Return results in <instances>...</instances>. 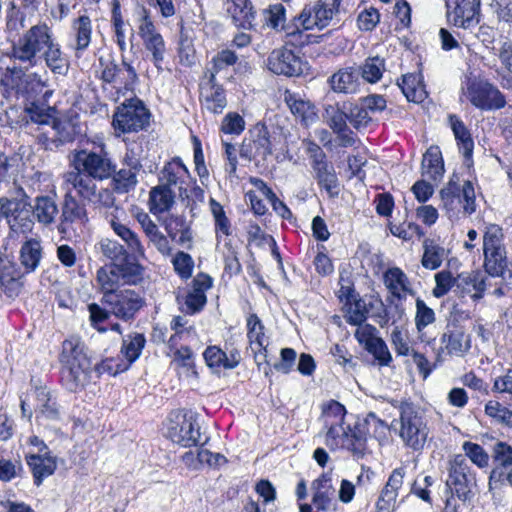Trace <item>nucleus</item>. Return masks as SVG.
<instances>
[{
	"label": "nucleus",
	"instance_id": "f257e3e1",
	"mask_svg": "<svg viewBox=\"0 0 512 512\" xmlns=\"http://www.w3.org/2000/svg\"><path fill=\"white\" fill-rule=\"evenodd\" d=\"M345 407L331 400L323 406L322 417L327 428L326 445L330 449L343 448L357 459L362 458L367 447L366 432L359 425L345 426Z\"/></svg>",
	"mask_w": 512,
	"mask_h": 512
},
{
	"label": "nucleus",
	"instance_id": "f03ea898",
	"mask_svg": "<svg viewBox=\"0 0 512 512\" xmlns=\"http://www.w3.org/2000/svg\"><path fill=\"white\" fill-rule=\"evenodd\" d=\"M60 361L63 365L61 379L66 389L76 392L83 388L90 377L91 363L79 338L71 337L63 342Z\"/></svg>",
	"mask_w": 512,
	"mask_h": 512
},
{
	"label": "nucleus",
	"instance_id": "7ed1b4c3",
	"mask_svg": "<svg viewBox=\"0 0 512 512\" xmlns=\"http://www.w3.org/2000/svg\"><path fill=\"white\" fill-rule=\"evenodd\" d=\"M392 405L399 410L398 435L404 446L415 452L422 451L427 442L429 429L419 408L410 401L394 400Z\"/></svg>",
	"mask_w": 512,
	"mask_h": 512
},
{
	"label": "nucleus",
	"instance_id": "20e7f679",
	"mask_svg": "<svg viewBox=\"0 0 512 512\" xmlns=\"http://www.w3.org/2000/svg\"><path fill=\"white\" fill-rule=\"evenodd\" d=\"M97 178L82 173L72 168L63 174V187L65 193L69 190L82 202L110 208L114 206L115 197L111 190L98 187Z\"/></svg>",
	"mask_w": 512,
	"mask_h": 512
},
{
	"label": "nucleus",
	"instance_id": "39448f33",
	"mask_svg": "<svg viewBox=\"0 0 512 512\" xmlns=\"http://www.w3.org/2000/svg\"><path fill=\"white\" fill-rule=\"evenodd\" d=\"M53 29L44 21L27 28L12 47L13 57L30 66H35L39 54L54 40Z\"/></svg>",
	"mask_w": 512,
	"mask_h": 512
},
{
	"label": "nucleus",
	"instance_id": "423d86ee",
	"mask_svg": "<svg viewBox=\"0 0 512 512\" xmlns=\"http://www.w3.org/2000/svg\"><path fill=\"white\" fill-rule=\"evenodd\" d=\"M352 0H318L306 5L297 17V22L305 30L323 29L333 21L339 23L342 16L349 12Z\"/></svg>",
	"mask_w": 512,
	"mask_h": 512
},
{
	"label": "nucleus",
	"instance_id": "0eeeda50",
	"mask_svg": "<svg viewBox=\"0 0 512 512\" xmlns=\"http://www.w3.org/2000/svg\"><path fill=\"white\" fill-rule=\"evenodd\" d=\"M69 164L71 168L99 181L109 179L115 172V165L104 146L73 150L69 156Z\"/></svg>",
	"mask_w": 512,
	"mask_h": 512
},
{
	"label": "nucleus",
	"instance_id": "6e6552de",
	"mask_svg": "<svg viewBox=\"0 0 512 512\" xmlns=\"http://www.w3.org/2000/svg\"><path fill=\"white\" fill-rule=\"evenodd\" d=\"M29 196L22 187L17 188V197L0 198V217H4L11 231L27 233L33 229L31 203Z\"/></svg>",
	"mask_w": 512,
	"mask_h": 512
},
{
	"label": "nucleus",
	"instance_id": "1a4fd4ad",
	"mask_svg": "<svg viewBox=\"0 0 512 512\" xmlns=\"http://www.w3.org/2000/svg\"><path fill=\"white\" fill-rule=\"evenodd\" d=\"M468 316L459 310L452 311L441 335V350L449 356L463 357L471 348V338L467 333Z\"/></svg>",
	"mask_w": 512,
	"mask_h": 512
},
{
	"label": "nucleus",
	"instance_id": "9d476101",
	"mask_svg": "<svg viewBox=\"0 0 512 512\" xmlns=\"http://www.w3.org/2000/svg\"><path fill=\"white\" fill-rule=\"evenodd\" d=\"M502 240V228L495 224L486 228L483 236L484 268L493 277L503 274L509 263Z\"/></svg>",
	"mask_w": 512,
	"mask_h": 512
},
{
	"label": "nucleus",
	"instance_id": "9b49d317",
	"mask_svg": "<svg viewBox=\"0 0 512 512\" xmlns=\"http://www.w3.org/2000/svg\"><path fill=\"white\" fill-rule=\"evenodd\" d=\"M150 112L138 99H131L117 108L113 126L122 133L138 132L149 125Z\"/></svg>",
	"mask_w": 512,
	"mask_h": 512
},
{
	"label": "nucleus",
	"instance_id": "f8f14e48",
	"mask_svg": "<svg viewBox=\"0 0 512 512\" xmlns=\"http://www.w3.org/2000/svg\"><path fill=\"white\" fill-rule=\"evenodd\" d=\"M464 95L473 106L480 110H497L506 105L505 97L499 89L481 79L469 81Z\"/></svg>",
	"mask_w": 512,
	"mask_h": 512
},
{
	"label": "nucleus",
	"instance_id": "ddd939ff",
	"mask_svg": "<svg viewBox=\"0 0 512 512\" xmlns=\"http://www.w3.org/2000/svg\"><path fill=\"white\" fill-rule=\"evenodd\" d=\"M167 436L183 447L196 445L200 432L193 415L183 411L172 412L167 424Z\"/></svg>",
	"mask_w": 512,
	"mask_h": 512
},
{
	"label": "nucleus",
	"instance_id": "4468645a",
	"mask_svg": "<svg viewBox=\"0 0 512 512\" xmlns=\"http://www.w3.org/2000/svg\"><path fill=\"white\" fill-rule=\"evenodd\" d=\"M448 479L446 486L453 490L457 497L466 501L471 498V488L475 478L470 471L467 459L464 455H455L448 463Z\"/></svg>",
	"mask_w": 512,
	"mask_h": 512
},
{
	"label": "nucleus",
	"instance_id": "2eb2a0df",
	"mask_svg": "<svg viewBox=\"0 0 512 512\" xmlns=\"http://www.w3.org/2000/svg\"><path fill=\"white\" fill-rule=\"evenodd\" d=\"M101 302L110 309L111 314L124 321L133 319L145 304L144 298L131 289L109 293L102 297Z\"/></svg>",
	"mask_w": 512,
	"mask_h": 512
},
{
	"label": "nucleus",
	"instance_id": "dca6fc26",
	"mask_svg": "<svg viewBox=\"0 0 512 512\" xmlns=\"http://www.w3.org/2000/svg\"><path fill=\"white\" fill-rule=\"evenodd\" d=\"M443 206L448 211H454L462 205L466 214L471 215L476 210L475 190L471 181L467 180L462 186L450 180L446 187L440 191Z\"/></svg>",
	"mask_w": 512,
	"mask_h": 512
},
{
	"label": "nucleus",
	"instance_id": "f3484780",
	"mask_svg": "<svg viewBox=\"0 0 512 512\" xmlns=\"http://www.w3.org/2000/svg\"><path fill=\"white\" fill-rule=\"evenodd\" d=\"M138 34L143 41L145 49L151 53V61L158 70H161V64L166 53L165 41L144 8L141 9Z\"/></svg>",
	"mask_w": 512,
	"mask_h": 512
},
{
	"label": "nucleus",
	"instance_id": "a211bd4d",
	"mask_svg": "<svg viewBox=\"0 0 512 512\" xmlns=\"http://www.w3.org/2000/svg\"><path fill=\"white\" fill-rule=\"evenodd\" d=\"M239 154L242 158L266 160L272 154V142L266 125L257 123L249 130V136L241 143Z\"/></svg>",
	"mask_w": 512,
	"mask_h": 512
},
{
	"label": "nucleus",
	"instance_id": "6ab92c4d",
	"mask_svg": "<svg viewBox=\"0 0 512 512\" xmlns=\"http://www.w3.org/2000/svg\"><path fill=\"white\" fill-rule=\"evenodd\" d=\"M138 267L106 266L97 271L96 280L101 287L103 297L109 293H117L122 284L134 282Z\"/></svg>",
	"mask_w": 512,
	"mask_h": 512
},
{
	"label": "nucleus",
	"instance_id": "aec40b11",
	"mask_svg": "<svg viewBox=\"0 0 512 512\" xmlns=\"http://www.w3.org/2000/svg\"><path fill=\"white\" fill-rule=\"evenodd\" d=\"M448 21L464 29L476 26L480 17V0H451L447 2Z\"/></svg>",
	"mask_w": 512,
	"mask_h": 512
},
{
	"label": "nucleus",
	"instance_id": "412c9836",
	"mask_svg": "<svg viewBox=\"0 0 512 512\" xmlns=\"http://www.w3.org/2000/svg\"><path fill=\"white\" fill-rule=\"evenodd\" d=\"M268 68L277 75L288 77L299 76L303 72V62L292 50L279 48L273 50L268 57Z\"/></svg>",
	"mask_w": 512,
	"mask_h": 512
},
{
	"label": "nucleus",
	"instance_id": "4be33fe9",
	"mask_svg": "<svg viewBox=\"0 0 512 512\" xmlns=\"http://www.w3.org/2000/svg\"><path fill=\"white\" fill-rule=\"evenodd\" d=\"M200 101L203 109L213 114H221L227 106L225 90L213 74L200 83Z\"/></svg>",
	"mask_w": 512,
	"mask_h": 512
},
{
	"label": "nucleus",
	"instance_id": "5701e85b",
	"mask_svg": "<svg viewBox=\"0 0 512 512\" xmlns=\"http://www.w3.org/2000/svg\"><path fill=\"white\" fill-rule=\"evenodd\" d=\"M406 469L395 468L388 477L376 502V512H393L396 509L397 497L403 487Z\"/></svg>",
	"mask_w": 512,
	"mask_h": 512
},
{
	"label": "nucleus",
	"instance_id": "b1692460",
	"mask_svg": "<svg viewBox=\"0 0 512 512\" xmlns=\"http://www.w3.org/2000/svg\"><path fill=\"white\" fill-rule=\"evenodd\" d=\"M86 203L82 202L76 196L71 195L69 190L64 195L62 204V213L60 217V224L57 226L59 233H66V224L79 222L86 224L89 222L88 212L86 209Z\"/></svg>",
	"mask_w": 512,
	"mask_h": 512
},
{
	"label": "nucleus",
	"instance_id": "393cba45",
	"mask_svg": "<svg viewBox=\"0 0 512 512\" xmlns=\"http://www.w3.org/2000/svg\"><path fill=\"white\" fill-rule=\"evenodd\" d=\"M212 286V278L207 275L200 273L192 282V289L188 292L185 297L186 312L194 314L203 309L207 302L205 292Z\"/></svg>",
	"mask_w": 512,
	"mask_h": 512
},
{
	"label": "nucleus",
	"instance_id": "a878e982",
	"mask_svg": "<svg viewBox=\"0 0 512 512\" xmlns=\"http://www.w3.org/2000/svg\"><path fill=\"white\" fill-rule=\"evenodd\" d=\"M328 82L336 93H356L361 84L360 70L354 66L341 68L328 79Z\"/></svg>",
	"mask_w": 512,
	"mask_h": 512
},
{
	"label": "nucleus",
	"instance_id": "bb28decb",
	"mask_svg": "<svg viewBox=\"0 0 512 512\" xmlns=\"http://www.w3.org/2000/svg\"><path fill=\"white\" fill-rule=\"evenodd\" d=\"M311 489L313 490L312 502L317 510L329 511L333 508L335 488L329 474L323 473L314 480Z\"/></svg>",
	"mask_w": 512,
	"mask_h": 512
},
{
	"label": "nucleus",
	"instance_id": "cd10ccee",
	"mask_svg": "<svg viewBox=\"0 0 512 512\" xmlns=\"http://www.w3.org/2000/svg\"><path fill=\"white\" fill-rule=\"evenodd\" d=\"M26 462L32 472L34 484L40 486L43 480L51 476L56 468V457L51 453H32L26 456Z\"/></svg>",
	"mask_w": 512,
	"mask_h": 512
},
{
	"label": "nucleus",
	"instance_id": "c85d7f7f",
	"mask_svg": "<svg viewBox=\"0 0 512 512\" xmlns=\"http://www.w3.org/2000/svg\"><path fill=\"white\" fill-rule=\"evenodd\" d=\"M32 218L43 226H51L59 216V207L54 197L40 195L31 204Z\"/></svg>",
	"mask_w": 512,
	"mask_h": 512
},
{
	"label": "nucleus",
	"instance_id": "c756f323",
	"mask_svg": "<svg viewBox=\"0 0 512 512\" xmlns=\"http://www.w3.org/2000/svg\"><path fill=\"white\" fill-rule=\"evenodd\" d=\"M230 5L227 9L233 23L238 28L250 30L254 28L255 12L249 0H227Z\"/></svg>",
	"mask_w": 512,
	"mask_h": 512
},
{
	"label": "nucleus",
	"instance_id": "7c9ffc66",
	"mask_svg": "<svg viewBox=\"0 0 512 512\" xmlns=\"http://www.w3.org/2000/svg\"><path fill=\"white\" fill-rule=\"evenodd\" d=\"M383 279L391 295L399 300L404 299L406 294L413 293L407 275L398 267L389 268Z\"/></svg>",
	"mask_w": 512,
	"mask_h": 512
},
{
	"label": "nucleus",
	"instance_id": "2f4dec72",
	"mask_svg": "<svg viewBox=\"0 0 512 512\" xmlns=\"http://www.w3.org/2000/svg\"><path fill=\"white\" fill-rule=\"evenodd\" d=\"M41 58L54 74L65 75L67 73L69 67L68 60L56 38L44 49V52L39 54V59Z\"/></svg>",
	"mask_w": 512,
	"mask_h": 512
},
{
	"label": "nucleus",
	"instance_id": "473e14b6",
	"mask_svg": "<svg viewBox=\"0 0 512 512\" xmlns=\"http://www.w3.org/2000/svg\"><path fill=\"white\" fill-rule=\"evenodd\" d=\"M138 221L149 239L156 249L164 256L171 254V246L167 237L159 230L158 226L151 220L148 214L138 216Z\"/></svg>",
	"mask_w": 512,
	"mask_h": 512
},
{
	"label": "nucleus",
	"instance_id": "72a5a7b5",
	"mask_svg": "<svg viewBox=\"0 0 512 512\" xmlns=\"http://www.w3.org/2000/svg\"><path fill=\"white\" fill-rule=\"evenodd\" d=\"M456 288L473 299H480L486 288L485 279L480 272L461 273L456 277Z\"/></svg>",
	"mask_w": 512,
	"mask_h": 512
},
{
	"label": "nucleus",
	"instance_id": "f704fd0d",
	"mask_svg": "<svg viewBox=\"0 0 512 512\" xmlns=\"http://www.w3.org/2000/svg\"><path fill=\"white\" fill-rule=\"evenodd\" d=\"M72 29L75 35V55L76 57H81V55L89 47L91 42V19L87 15H81L73 21Z\"/></svg>",
	"mask_w": 512,
	"mask_h": 512
},
{
	"label": "nucleus",
	"instance_id": "c9c22d12",
	"mask_svg": "<svg viewBox=\"0 0 512 512\" xmlns=\"http://www.w3.org/2000/svg\"><path fill=\"white\" fill-rule=\"evenodd\" d=\"M108 222L111 229L126 243L127 248L131 251L132 254L144 257V247L138 235L134 231H132L127 225L120 222L115 216H112L110 219H108Z\"/></svg>",
	"mask_w": 512,
	"mask_h": 512
},
{
	"label": "nucleus",
	"instance_id": "e433bc0d",
	"mask_svg": "<svg viewBox=\"0 0 512 512\" xmlns=\"http://www.w3.org/2000/svg\"><path fill=\"white\" fill-rule=\"evenodd\" d=\"M99 245L101 253L112 261L111 265L120 267H138L137 265L128 262L129 255L127 249L117 241L106 238L101 240Z\"/></svg>",
	"mask_w": 512,
	"mask_h": 512
},
{
	"label": "nucleus",
	"instance_id": "4c0bfd02",
	"mask_svg": "<svg viewBox=\"0 0 512 512\" xmlns=\"http://www.w3.org/2000/svg\"><path fill=\"white\" fill-rule=\"evenodd\" d=\"M175 193L168 185H158L149 194L150 211L154 214L168 211L174 204Z\"/></svg>",
	"mask_w": 512,
	"mask_h": 512
},
{
	"label": "nucleus",
	"instance_id": "58836bf2",
	"mask_svg": "<svg viewBox=\"0 0 512 512\" xmlns=\"http://www.w3.org/2000/svg\"><path fill=\"white\" fill-rule=\"evenodd\" d=\"M422 175L427 176L431 180H437L444 172L441 151L437 146H431L423 155Z\"/></svg>",
	"mask_w": 512,
	"mask_h": 512
},
{
	"label": "nucleus",
	"instance_id": "ea45409f",
	"mask_svg": "<svg viewBox=\"0 0 512 512\" xmlns=\"http://www.w3.org/2000/svg\"><path fill=\"white\" fill-rule=\"evenodd\" d=\"M396 86L408 101L421 102L424 97V90L420 76L415 73H408L397 81Z\"/></svg>",
	"mask_w": 512,
	"mask_h": 512
},
{
	"label": "nucleus",
	"instance_id": "a19ab883",
	"mask_svg": "<svg viewBox=\"0 0 512 512\" xmlns=\"http://www.w3.org/2000/svg\"><path fill=\"white\" fill-rule=\"evenodd\" d=\"M24 111L30 121L36 124L52 125L57 120L56 109L38 101L27 104Z\"/></svg>",
	"mask_w": 512,
	"mask_h": 512
},
{
	"label": "nucleus",
	"instance_id": "79ce46f5",
	"mask_svg": "<svg viewBox=\"0 0 512 512\" xmlns=\"http://www.w3.org/2000/svg\"><path fill=\"white\" fill-rule=\"evenodd\" d=\"M41 257L42 247L39 240L30 239L23 243L20 249V262L27 273L38 267Z\"/></svg>",
	"mask_w": 512,
	"mask_h": 512
},
{
	"label": "nucleus",
	"instance_id": "37998d69",
	"mask_svg": "<svg viewBox=\"0 0 512 512\" xmlns=\"http://www.w3.org/2000/svg\"><path fill=\"white\" fill-rule=\"evenodd\" d=\"M449 122L454 136L460 146V150L462 151L464 157L469 159L472 156L474 147L470 132L464 123L455 115L449 116Z\"/></svg>",
	"mask_w": 512,
	"mask_h": 512
},
{
	"label": "nucleus",
	"instance_id": "c03bdc74",
	"mask_svg": "<svg viewBox=\"0 0 512 512\" xmlns=\"http://www.w3.org/2000/svg\"><path fill=\"white\" fill-rule=\"evenodd\" d=\"M346 313L345 320L351 325L363 324L368 315L366 303L363 299L358 298L357 295L348 294V302L345 304Z\"/></svg>",
	"mask_w": 512,
	"mask_h": 512
},
{
	"label": "nucleus",
	"instance_id": "a18cd8bd",
	"mask_svg": "<svg viewBox=\"0 0 512 512\" xmlns=\"http://www.w3.org/2000/svg\"><path fill=\"white\" fill-rule=\"evenodd\" d=\"M315 178L322 188H324L330 197L338 196L339 182L332 164H327L313 169Z\"/></svg>",
	"mask_w": 512,
	"mask_h": 512
},
{
	"label": "nucleus",
	"instance_id": "49530a36",
	"mask_svg": "<svg viewBox=\"0 0 512 512\" xmlns=\"http://www.w3.org/2000/svg\"><path fill=\"white\" fill-rule=\"evenodd\" d=\"M423 249L421 260L423 267L430 270L439 268L443 262L445 249L431 239L424 240Z\"/></svg>",
	"mask_w": 512,
	"mask_h": 512
},
{
	"label": "nucleus",
	"instance_id": "de8ad7c7",
	"mask_svg": "<svg viewBox=\"0 0 512 512\" xmlns=\"http://www.w3.org/2000/svg\"><path fill=\"white\" fill-rule=\"evenodd\" d=\"M140 171L129 167H123L118 172L113 173V187L117 193H127L133 190L137 183V174Z\"/></svg>",
	"mask_w": 512,
	"mask_h": 512
},
{
	"label": "nucleus",
	"instance_id": "09e8293b",
	"mask_svg": "<svg viewBox=\"0 0 512 512\" xmlns=\"http://www.w3.org/2000/svg\"><path fill=\"white\" fill-rule=\"evenodd\" d=\"M238 60L235 52L229 49L219 51L211 61V67L204 74V78H208L211 74L216 80V75L226 71L229 66H233Z\"/></svg>",
	"mask_w": 512,
	"mask_h": 512
},
{
	"label": "nucleus",
	"instance_id": "8fccbe9b",
	"mask_svg": "<svg viewBox=\"0 0 512 512\" xmlns=\"http://www.w3.org/2000/svg\"><path fill=\"white\" fill-rule=\"evenodd\" d=\"M210 211L214 218L216 238L219 241L220 234L229 236L231 234V223L227 218L223 206L214 198L209 200Z\"/></svg>",
	"mask_w": 512,
	"mask_h": 512
},
{
	"label": "nucleus",
	"instance_id": "3c124183",
	"mask_svg": "<svg viewBox=\"0 0 512 512\" xmlns=\"http://www.w3.org/2000/svg\"><path fill=\"white\" fill-rule=\"evenodd\" d=\"M360 70V77L369 83H375L382 77L385 70L384 59L376 56L365 60L362 66L357 67Z\"/></svg>",
	"mask_w": 512,
	"mask_h": 512
},
{
	"label": "nucleus",
	"instance_id": "603ef678",
	"mask_svg": "<svg viewBox=\"0 0 512 512\" xmlns=\"http://www.w3.org/2000/svg\"><path fill=\"white\" fill-rule=\"evenodd\" d=\"M188 172L186 166L179 158L173 159L167 163L161 171L160 180L163 182L161 185H168L169 188L177 185L180 177Z\"/></svg>",
	"mask_w": 512,
	"mask_h": 512
},
{
	"label": "nucleus",
	"instance_id": "864d4df0",
	"mask_svg": "<svg viewBox=\"0 0 512 512\" xmlns=\"http://www.w3.org/2000/svg\"><path fill=\"white\" fill-rule=\"evenodd\" d=\"M285 102L289 106L291 112L294 115L301 117L305 122L312 119L315 115L313 106L309 102L297 97L296 94L287 91L285 93Z\"/></svg>",
	"mask_w": 512,
	"mask_h": 512
},
{
	"label": "nucleus",
	"instance_id": "5fc2aeb1",
	"mask_svg": "<svg viewBox=\"0 0 512 512\" xmlns=\"http://www.w3.org/2000/svg\"><path fill=\"white\" fill-rule=\"evenodd\" d=\"M20 277V272L16 265L8 257L0 256V285L2 287L13 289L17 286V279Z\"/></svg>",
	"mask_w": 512,
	"mask_h": 512
},
{
	"label": "nucleus",
	"instance_id": "6e6d98bb",
	"mask_svg": "<svg viewBox=\"0 0 512 512\" xmlns=\"http://www.w3.org/2000/svg\"><path fill=\"white\" fill-rule=\"evenodd\" d=\"M145 343L146 339L143 334L135 333L134 335H129L127 339L123 340L122 353L132 363L139 358Z\"/></svg>",
	"mask_w": 512,
	"mask_h": 512
},
{
	"label": "nucleus",
	"instance_id": "4d7b16f0",
	"mask_svg": "<svg viewBox=\"0 0 512 512\" xmlns=\"http://www.w3.org/2000/svg\"><path fill=\"white\" fill-rule=\"evenodd\" d=\"M415 314V326L421 337L423 336L424 329L436 320L435 312L432 308L428 307L424 300L417 298Z\"/></svg>",
	"mask_w": 512,
	"mask_h": 512
},
{
	"label": "nucleus",
	"instance_id": "13d9d810",
	"mask_svg": "<svg viewBox=\"0 0 512 512\" xmlns=\"http://www.w3.org/2000/svg\"><path fill=\"white\" fill-rule=\"evenodd\" d=\"M247 328L251 345L257 346L259 351L265 348L264 326L256 314H251L248 317Z\"/></svg>",
	"mask_w": 512,
	"mask_h": 512
},
{
	"label": "nucleus",
	"instance_id": "bf43d9fd",
	"mask_svg": "<svg viewBox=\"0 0 512 512\" xmlns=\"http://www.w3.org/2000/svg\"><path fill=\"white\" fill-rule=\"evenodd\" d=\"M485 413L507 427L512 428V411L498 401H489L485 405Z\"/></svg>",
	"mask_w": 512,
	"mask_h": 512
},
{
	"label": "nucleus",
	"instance_id": "052dcab7",
	"mask_svg": "<svg viewBox=\"0 0 512 512\" xmlns=\"http://www.w3.org/2000/svg\"><path fill=\"white\" fill-rule=\"evenodd\" d=\"M463 450L465 457L467 456L471 462L479 468H485L489 464V455L479 444L466 441L463 443Z\"/></svg>",
	"mask_w": 512,
	"mask_h": 512
},
{
	"label": "nucleus",
	"instance_id": "680f3d73",
	"mask_svg": "<svg viewBox=\"0 0 512 512\" xmlns=\"http://www.w3.org/2000/svg\"><path fill=\"white\" fill-rule=\"evenodd\" d=\"M52 131L54 132V137L51 139L50 143H46V149H52V145L58 147L64 143L70 142L73 140V134L71 133V127L69 124H64L59 120H56L52 124Z\"/></svg>",
	"mask_w": 512,
	"mask_h": 512
},
{
	"label": "nucleus",
	"instance_id": "e2e57ef3",
	"mask_svg": "<svg viewBox=\"0 0 512 512\" xmlns=\"http://www.w3.org/2000/svg\"><path fill=\"white\" fill-rule=\"evenodd\" d=\"M142 153L143 148L141 144L136 142L129 144L123 157V166L140 171L143 167L141 163Z\"/></svg>",
	"mask_w": 512,
	"mask_h": 512
},
{
	"label": "nucleus",
	"instance_id": "0e129e2a",
	"mask_svg": "<svg viewBox=\"0 0 512 512\" xmlns=\"http://www.w3.org/2000/svg\"><path fill=\"white\" fill-rule=\"evenodd\" d=\"M366 350L374 356L381 366H388L392 361L391 353L384 340L380 337L372 342Z\"/></svg>",
	"mask_w": 512,
	"mask_h": 512
},
{
	"label": "nucleus",
	"instance_id": "69168bd1",
	"mask_svg": "<svg viewBox=\"0 0 512 512\" xmlns=\"http://www.w3.org/2000/svg\"><path fill=\"white\" fill-rule=\"evenodd\" d=\"M244 129L245 121L243 117L236 112L226 114L222 120L221 131L225 134L239 135Z\"/></svg>",
	"mask_w": 512,
	"mask_h": 512
},
{
	"label": "nucleus",
	"instance_id": "338daca9",
	"mask_svg": "<svg viewBox=\"0 0 512 512\" xmlns=\"http://www.w3.org/2000/svg\"><path fill=\"white\" fill-rule=\"evenodd\" d=\"M175 271L183 279H188L192 275L194 261L192 257L185 252H178L172 260Z\"/></svg>",
	"mask_w": 512,
	"mask_h": 512
},
{
	"label": "nucleus",
	"instance_id": "774afa93",
	"mask_svg": "<svg viewBox=\"0 0 512 512\" xmlns=\"http://www.w3.org/2000/svg\"><path fill=\"white\" fill-rule=\"evenodd\" d=\"M493 460L501 467L512 466V446L498 441L493 447Z\"/></svg>",
	"mask_w": 512,
	"mask_h": 512
}]
</instances>
